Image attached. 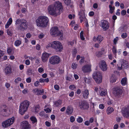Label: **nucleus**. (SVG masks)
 Segmentation results:
<instances>
[{"mask_svg": "<svg viewBox=\"0 0 129 129\" xmlns=\"http://www.w3.org/2000/svg\"><path fill=\"white\" fill-rule=\"evenodd\" d=\"M112 92L114 97L118 100L121 99L124 95V90L121 86H114L113 88Z\"/></svg>", "mask_w": 129, "mask_h": 129, "instance_id": "1", "label": "nucleus"}, {"mask_svg": "<svg viewBox=\"0 0 129 129\" xmlns=\"http://www.w3.org/2000/svg\"><path fill=\"white\" fill-rule=\"evenodd\" d=\"M49 22V20L45 16H40L36 20L37 25L39 27L44 28L46 27Z\"/></svg>", "mask_w": 129, "mask_h": 129, "instance_id": "2", "label": "nucleus"}, {"mask_svg": "<svg viewBox=\"0 0 129 129\" xmlns=\"http://www.w3.org/2000/svg\"><path fill=\"white\" fill-rule=\"evenodd\" d=\"M30 104V102L27 100H25L21 103L19 105V113L21 115H23L26 111Z\"/></svg>", "mask_w": 129, "mask_h": 129, "instance_id": "3", "label": "nucleus"}, {"mask_svg": "<svg viewBox=\"0 0 129 129\" xmlns=\"http://www.w3.org/2000/svg\"><path fill=\"white\" fill-rule=\"evenodd\" d=\"M15 24L19 25V29L21 31L26 29L27 27V23L24 20L18 19L16 21Z\"/></svg>", "mask_w": 129, "mask_h": 129, "instance_id": "4", "label": "nucleus"}, {"mask_svg": "<svg viewBox=\"0 0 129 129\" xmlns=\"http://www.w3.org/2000/svg\"><path fill=\"white\" fill-rule=\"evenodd\" d=\"M50 34L53 37L60 36V39H62L63 38V34L59 30L58 28L56 27H52L50 30Z\"/></svg>", "mask_w": 129, "mask_h": 129, "instance_id": "5", "label": "nucleus"}, {"mask_svg": "<svg viewBox=\"0 0 129 129\" xmlns=\"http://www.w3.org/2000/svg\"><path fill=\"white\" fill-rule=\"evenodd\" d=\"M61 61L60 57L56 55L52 56L49 59V63L52 65L58 64Z\"/></svg>", "mask_w": 129, "mask_h": 129, "instance_id": "6", "label": "nucleus"}, {"mask_svg": "<svg viewBox=\"0 0 129 129\" xmlns=\"http://www.w3.org/2000/svg\"><path fill=\"white\" fill-rule=\"evenodd\" d=\"M78 106L80 109L82 110H88L89 108V104L86 100H81L78 103Z\"/></svg>", "mask_w": 129, "mask_h": 129, "instance_id": "7", "label": "nucleus"}, {"mask_svg": "<svg viewBox=\"0 0 129 129\" xmlns=\"http://www.w3.org/2000/svg\"><path fill=\"white\" fill-rule=\"evenodd\" d=\"M92 77L96 83H100L102 82V76L100 72H94L93 74Z\"/></svg>", "mask_w": 129, "mask_h": 129, "instance_id": "8", "label": "nucleus"}, {"mask_svg": "<svg viewBox=\"0 0 129 129\" xmlns=\"http://www.w3.org/2000/svg\"><path fill=\"white\" fill-rule=\"evenodd\" d=\"M80 7L81 9L78 15L80 16L79 18L80 20V22L82 23L83 20L86 19V18L84 16L85 9L83 6L82 3L80 4Z\"/></svg>", "mask_w": 129, "mask_h": 129, "instance_id": "9", "label": "nucleus"}, {"mask_svg": "<svg viewBox=\"0 0 129 129\" xmlns=\"http://www.w3.org/2000/svg\"><path fill=\"white\" fill-rule=\"evenodd\" d=\"M15 121V118L14 117L8 119L7 120L2 122V126L4 127H7L13 124Z\"/></svg>", "mask_w": 129, "mask_h": 129, "instance_id": "10", "label": "nucleus"}, {"mask_svg": "<svg viewBox=\"0 0 129 129\" xmlns=\"http://www.w3.org/2000/svg\"><path fill=\"white\" fill-rule=\"evenodd\" d=\"M53 43H54V45L53 46V48L57 52H61L63 49L62 44L58 41H54Z\"/></svg>", "mask_w": 129, "mask_h": 129, "instance_id": "11", "label": "nucleus"}, {"mask_svg": "<svg viewBox=\"0 0 129 129\" xmlns=\"http://www.w3.org/2000/svg\"><path fill=\"white\" fill-rule=\"evenodd\" d=\"M53 6L56 10H57L58 11V15H60L61 13L62 12L63 9L62 3L59 1H56L54 3Z\"/></svg>", "mask_w": 129, "mask_h": 129, "instance_id": "12", "label": "nucleus"}, {"mask_svg": "<svg viewBox=\"0 0 129 129\" xmlns=\"http://www.w3.org/2000/svg\"><path fill=\"white\" fill-rule=\"evenodd\" d=\"M49 13L51 15H56L57 14L56 12V11L53 5L49 6L48 9Z\"/></svg>", "mask_w": 129, "mask_h": 129, "instance_id": "13", "label": "nucleus"}, {"mask_svg": "<svg viewBox=\"0 0 129 129\" xmlns=\"http://www.w3.org/2000/svg\"><path fill=\"white\" fill-rule=\"evenodd\" d=\"M100 26L104 31H106L108 28L109 26V23L106 20H103L101 21Z\"/></svg>", "mask_w": 129, "mask_h": 129, "instance_id": "14", "label": "nucleus"}, {"mask_svg": "<svg viewBox=\"0 0 129 129\" xmlns=\"http://www.w3.org/2000/svg\"><path fill=\"white\" fill-rule=\"evenodd\" d=\"M50 54L46 52L43 53L41 56V59L43 62H45L47 61Z\"/></svg>", "mask_w": 129, "mask_h": 129, "instance_id": "15", "label": "nucleus"}, {"mask_svg": "<svg viewBox=\"0 0 129 129\" xmlns=\"http://www.w3.org/2000/svg\"><path fill=\"white\" fill-rule=\"evenodd\" d=\"M91 65L86 64L83 66L82 68V71L84 73H87L90 72L91 70Z\"/></svg>", "mask_w": 129, "mask_h": 129, "instance_id": "16", "label": "nucleus"}, {"mask_svg": "<svg viewBox=\"0 0 129 129\" xmlns=\"http://www.w3.org/2000/svg\"><path fill=\"white\" fill-rule=\"evenodd\" d=\"M100 67L103 71H106L107 69V66L105 61H101L100 65Z\"/></svg>", "mask_w": 129, "mask_h": 129, "instance_id": "17", "label": "nucleus"}, {"mask_svg": "<svg viewBox=\"0 0 129 129\" xmlns=\"http://www.w3.org/2000/svg\"><path fill=\"white\" fill-rule=\"evenodd\" d=\"M3 108L5 109L1 110L0 111V114L3 116H7L8 115V114L7 113V107L6 105H3L2 106Z\"/></svg>", "mask_w": 129, "mask_h": 129, "instance_id": "18", "label": "nucleus"}, {"mask_svg": "<svg viewBox=\"0 0 129 129\" xmlns=\"http://www.w3.org/2000/svg\"><path fill=\"white\" fill-rule=\"evenodd\" d=\"M28 122L26 121H23L21 124V129H28L29 128Z\"/></svg>", "mask_w": 129, "mask_h": 129, "instance_id": "19", "label": "nucleus"}, {"mask_svg": "<svg viewBox=\"0 0 129 129\" xmlns=\"http://www.w3.org/2000/svg\"><path fill=\"white\" fill-rule=\"evenodd\" d=\"M4 71L6 75H10L12 73V69L11 66L9 65L5 67Z\"/></svg>", "mask_w": 129, "mask_h": 129, "instance_id": "20", "label": "nucleus"}, {"mask_svg": "<svg viewBox=\"0 0 129 129\" xmlns=\"http://www.w3.org/2000/svg\"><path fill=\"white\" fill-rule=\"evenodd\" d=\"M82 93L84 99H87L88 98L89 93V91L88 89H85L84 91L82 92Z\"/></svg>", "mask_w": 129, "mask_h": 129, "instance_id": "21", "label": "nucleus"}, {"mask_svg": "<svg viewBox=\"0 0 129 129\" xmlns=\"http://www.w3.org/2000/svg\"><path fill=\"white\" fill-rule=\"evenodd\" d=\"M123 115L124 117L128 118L129 117V108H126L122 112Z\"/></svg>", "mask_w": 129, "mask_h": 129, "instance_id": "22", "label": "nucleus"}, {"mask_svg": "<svg viewBox=\"0 0 129 129\" xmlns=\"http://www.w3.org/2000/svg\"><path fill=\"white\" fill-rule=\"evenodd\" d=\"M103 37L100 35H99L96 38L95 36L93 37V40L95 42L96 41L99 42L100 43L103 40Z\"/></svg>", "mask_w": 129, "mask_h": 129, "instance_id": "23", "label": "nucleus"}, {"mask_svg": "<svg viewBox=\"0 0 129 129\" xmlns=\"http://www.w3.org/2000/svg\"><path fill=\"white\" fill-rule=\"evenodd\" d=\"M73 112L72 108L70 106H68L67 107L66 110V114L67 115L71 114Z\"/></svg>", "mask_w": 129, "mask_h": 129, "instance_id": "24", "label": "nucleus"}, {"mask_svg": "<svg viewBox=\"0 0 129 129\" xmlns=\"http://www.w3.org/2000/svg\"><path fill=\"white\" fill-rule=\"evenodd\" d=\"M12 21L13 20L12 18H10L7 21L6 24L5 25V28H8L9 27V26L11 24Z\"/></svg>", "mask_w": 129, "mask_h": 129, "instance_id": "25", "label": "nucleus"}, {"mask_svg": "<svg viewBox=\"0 0 129 129\" xmlns=\"http://www.w3.org/2000/svg\"><path fill=\"white\" fill-rule=\"evenodd\" d=\"M35 93L37 95H41L43 94L44 92L43 89H37L36 91H35Z\"/></svg>", "mask_w": 129, "mask_h": 129, "instance_id": "26", "label": "nucleus"}, {"mask_svg": "<svg viewBox=\"0 0 129 129\" xmlns=\"http://www.w3.org/2000/svg\"><path fill=\"white\" fill-rule=\"evenodd\" d=\"M114 111V109L113 108L111 107H108L106 110L107 114L109 115L111 114Z\"/></svg>", "mask_w": 129, "mask_h": 129, "instance_id": "27", "label": "nucleus"}, {"mask_svg": "<svg viewBox=\"0 0 129 129\" xmlns=\"http://www.w3.org/2000/svg\"><path fill=\"white\" fill-rule=\"evenodd\" d=\"M14 30L12 27L10 28L7 30V33L8 35L10 36H12L13 34V32Z\"/></svg>", "mask_w": 129, "mask_h": 129, "instance_id": "28", "label": "nucleus"}, {"mask_svg": "<svg viewBox=\"0 0 129 129\" xmlns=\"http://www.w3.org/2000/svg\"><path fill=\"white\" fill-rule=\"evenodd\" d=\"M30 119L33 123H37V122L36 118L34 116H31L30 118Z\"/></svg>", "mask_w": 129, "mask_h": 129, "instance_id": "29", "label": "nucleus"}, {"mask_svg": "<svg viewBox=\"0 0 129 129\" xmlns=\"http://www.w3.org/2000/svg\"><path fill=\"white\" fill-rule=\"evenodd\" d=\"M127 79L126 77H124L122 78L121 81V83L122 86L125 85L127 81Z\"/></svg>", "mask_w": 129, "mask_h": 129, "instance_id": "30", "label": "nucleus"}, {"mask_svg": "<svg viewBox=\"0 0 129 129\" xmlns=\"http://www.w3.org/2000/svg\"><path fill=\"white\" fill-rule=\"evenodd\" d=\"M107 94V90L106 89L102 90L100 93V95L102 96H105Z\"/></svg>", "mask_w": 129, "mask_h": 129, "instance_id": "31", "label": "nucleus"}, {"mask_svg": "<svg viewBox=\"0 0 129 129\" xmlns=\"http://www.w3.org/2000/svg\"><path fill=\"white\" fill-rule=\"evenodd\" d=\"M62 101L61 100H59L54 103V105L57 107H59L61 104Z\"/></svg>", "mask_w": 129, "mask_h": 129, "instance_id": "32", "label": "nucleus"}, {"mask_svg": "<svg viewBox=\"0 0 129 129\" xmlns=\"http://www.w3.org/2000/svg\"><path fill=\"white\" fill-rule=\"evenodd\" d=\"M109 7L110 8V10L109 11V12L111 14L113 13L115 9V7L114 6L113 7L112 5H109Z\"/></svg>", "mask_w": 129, "mask_h": 129, "instance_id": "33", "label": "nucleus"}, {"mask_svg": "<svg viewBox=\"0 0 129 129\" xmlns=\"http://www.w3.org/2000/svg\"><path fill=\"white\" fill-rule=\"evenodd\" d=\"M21 44V42L20 40H17L15 42V45L16 46H19Z\"/></svg>", "mask_w": 129, "mask_h": 129, "instance_id": "34", "label": "nucleus"}, {"mask_svg": "<svg viewBox=\"0 0 129 129\" xmlns=\"http://www.w3.org/2000/svg\"><path fill=\"white\" fill-rule=\"evenodd\" d=\"M7 52L8 54H11L12 52L14 53V51L12 49L10 48H9L7 49Z\"/></svg>", "mask_w": 129, "mask_h": 129, "instance_id": "35", "label": "nucleus"}, {"mask_svg": "<svg viewBox=\"0 0 129 129\" xmlns=\"http://www.w3.org/2000/svg\"><path fill=\"white\" fill-rule=\"evenodd\" d=\"M33 72L32 70L31 69H27V74L28 75L30 76L32 75Z\"/></svg>", "mask_w": 129, "mask_h": 129, "instance_id": "36", "label": "nucleus"}, {"mask_svg": "<svg viewBox=\"0 0 129 129\" xmlns=\"http://www.w3.org/2000/svg\"><path fill=\"white\" fill-rule=\"evenodd\" d=\"M112 51L114 55L115 56L116 55L117 50L116 48L114 46H113L112 49Z\"/></svg>", "mask_w": 129, "mask_h": 129, "instance_id": "37", "label": "nucleus"}, {"mask_svg": "<svg viewBox=\"0 0 129 129\" xmlns=\"http://www.w3.org/2000/svg\"><path fill=\"white\" fill-rule=\"evenodd\" d=\"M102 54V52L101 51H98L96 53V56L99 57H101Z\"/></svg>", "mask_w": 129, "mask_h": 129, "instance_id": "38", "label": "nucleus"}, {"mask_svg": "<svg viewBox=\"0 0 129 129\" xmlns=\"http://www.w3.org/2000/svg\"><path fill=\"white\" fill-rule=\"evenodd\" d=\"M77 121L78 123H81L82 122L83 119L81 117L79 116L77 118Z\"/></svg>", "mask_w": 129, "mask_h": 129, "instance_id": "39", "label": "nucleus"}, {"mask_svg": "<svg viewBox=\"0 0 129 129\" xmlns=\"http://www.w3.org/2000/svg\"><path fill=\"white\" fill-rule=\"evenodd\" d=\"M83 32L82 31H81L80 33V38L82 40H84L85 39V38L83 36Z\"/></svg>", "mask_w": 129, "mask_h": 129, "instance_id": "40", "label": "nucleus"}, {"mask_svg": "<svg viewBox=\"0 0 129 129\" xmlns=\"http://www.w3.org/2000/svg\"><path fill=\"white\" fill-rule=\"evenodd\" d=\"M21 78L20 77H18L15 80L14 82L16 83H18L19 81H21Z\"/></svg>", "mask_w": 129, "mask_h": 129, "instance_id": "41", "label": "nucleus"}, {"mask_svg": "<svg viewBox=\"0 0 129 129\" xmlns=\"http://www.w3.org/2000/svg\"><path fill=\"white\" fill-rule=\"evenodd\" d=\"M65 4L67 5H69L71 2V0H63Z\"/></svg>", "mask_w": 129, "mask_h": 129, "instance_id": "42", "label": "nucleus"}, {"mask_svg": "<svg viewBox=\"0 0 129 129\" xmlns=\"http://www.w3.org/2000/svg\"><path fill=\"white\" fill-rule=\"evenodd\" d=\"M77 65L76 63H73L72 65V68L74 69H76L77 68Z\"/></svg>", "mask_w": 129, "mask_h": 129, "instance_id": "43", "label": "nucleus"}, {"mask_svg": "<svg viewBox=\"0 0 129 129\" xmlns=\"http://www.w3.org/2000/svg\"><path fill=\"white\" fill-rule=\"evenodd\" d=\"M69 88L72 90H74V88H76V87L74 85H71L69 86Z\"/></svg>", "mask_w": 129, "mask_h": 129, "instance_id": "44", "label": "nucleus"}, {"mask_svg": "<svg viewBox=\"0 0 129 129\" xmlns=\"http://www.w3.org/2000/svg\"><path fill=\"white\" fill-rule=\"evenodd\" d=\"M77 53V51L76 49H74L72 53V55L73 57H75L76 56V54Z\"/></svg>", "mask_w": 129, "mask_h": 129, "instance_id": "45", "label": "nucleus"}, {"mask_svg": "<svg viewBox=\"0 0 129 129\" xmlns=\"http://www.w3.org/2000/svg\"><path fill=\"white\" fill-rule=\"evenodd\" d=\"M44 110L46 113H50L51 112V110L49 108H47L44 109Z\"/></svg>", "mask_w": 129, "mask_h": 129, "instance_id": "46", "label": "nucleus"}, {"mask_svg": "<svg viewBox=\"0 0 129 129\" xmlns=\"http://www.w3.org/2000/svg\"><path fill=\"white\" fill-rule=\"evenodd\" d=\"M59 73L60 74H62L64 73V68L63 69L60 68L59 69Z\"/></svg>", "mask_w": 129, "mask_h": 129, "instance_id": "47", "label": "nucleus"}, {"mask_svg": "<svg viewBox=\"0 0 129 129\" xmlns=\"http://www.w3.org/2000/svg\"><path fill=\"white\" fill-rule=\"evenodd\" d=\"M121 36L122 38H125L127 36V34L126 33H123L122 34Z\"/></svg>", "mask_w": 129, "mask_h": 129, "instance_id": "48", "label": "nucleus"}, {"mask_svg": "<svg viewBox=\"0 0 129 129\" xmlns=\"http://www.w3.org/2000/svg\"><path fill=\"white\" fill-rule=\"evenodd\" d=\"M120 66H118V69L119 70H121L122 69L123 67L124 66V65L123 64H119Z\"/></svg>", "mask_w": 129, "mask_h": 129, "instance_id": "49", "label": "nucleus"}, {"mask_svg": "<svg viewBox=\"0 0 129 129\" xmlns=\"http://www.w3.org/2000/svg\"><path fill=\"white\" fill-rule=\"evenodd\" d=\"M75 120V118L73 116H71L70 118V121L71 122H73Z\"/></svg>", "mask_w": 129, "mask_h": 129, "instance_id": "50", "label": "nucleus"}, {"mask_svg": "<svg viewBox=\"0 0 129 129\" xmlns=\"http://www.w3.org/2000/svg\"><path fill=\"white\" fill-rule=\"evenodd\" d=\"M26 81L27 83H30L31 81V78L30 77H29L26 79Z\"/></svg>", "mask_w": 129, "mask_h": 129, "instance_id": "51", "label": "nucleus"}, {"mask_svg": "<svg viewBox=\"0 0 129 129\" xmlns=\"http://www.w3.org/2000/svg\"><path fill=\"white\" fill-rule=\"evenodd\" d=\"M126 13V11L124 10H122L121 12V14L122 16H124L125 15Z\"/></svg>", "mask_w": 129, "mask_h": 129, "instance_id": "52", "label": "nucleus"}, {"mask_svg": "<svg viewBox=\"0 0 129 129\" xmlns=\"http://www.w3.org/2000/svg\"><path fill=\"white\" fill-rule=\"evenodd\" d=\"M54 89L56 90H59V87L58 85H55L54 86Z\"/></svg>", "mask_w": 129, "mask_h": 129, "instance_id": "53", "label": "nucleus"}, {"mask_svg": "<svg viewBox=\"0 0 129 129\" xmlns=\"http://www.w3.org/2000/svg\"><path fill=\"white\" fill-rule=\"evenodd\" d=\"M39 82L38 81H37L36 82H35L34 83V86L36 87H37L40 84Z\"/></svg>", "mask_w": 129, "mask_h": 129, "instance_id": "54", "label": "nucleus"}, {"mask_svg": "<svg viewBox=\"0 0 129 129\" xmlns=\"http://www.w3.org/2000/svg\"><path fill=\"white\" fill-rule=\"evenodd\" d=\"M105 106L103 104H100L99 105V108L101 109H103L105 108Z\"/></svg>", "mask_w": 129, "mask_h": 129, "instance_id": "55", "label": "nucleus"}, {"mask_svg": "<svg viewBox=\"0 0 129 129\" xmlns=\"http://www.w3.org/2000/svg\"><path fill=\"white\" fill-rule=\"evenodd\" d=\"M44 70L43 68L42 67H40L38 69V71L40 73H42Z\"/></svg>", "mask_w": 129, "mask_h": 129, "instance_id": "56", "label": "nucleus"}, {"mask_svg": "<svg viewBox=\"0 0 129 129\" xmlns=\"http://www.w3.org/2000/svg\"><path fill=\"white\" fill-rule=\"evenodd\" d=\"M54 43L53 42H52V43H50L48 45V46L49 47H51L53 48V46L54 45Z\"/></svg>", "mask_w": 129, "mask_h": 129, "instance_id": "57", "label": "nucleus"}, {"mask_svg": "<svg viewBox=\"0 0 129 129\" xmlns=\"http://www.w3.org/2000/svg\"><path fill=\"white\" fill-rule=\"evenodd\" d=\"M45 113L43 111L40 112L39 113V115L41 117H43Z\"/></svg>", "mask_w": 129, "mask_h": 129, "instance_id": "58", "label": "nucleus"}, {"mask_svg": "<svg viewBox=\"0 0 129 129\" xmlns=\"http://www.w3.org/2000/svg\"><path fill=\"white\" fill-rule=\"evenodd\" d=\"M118 37H116V38H114V39L113 42L115 44H116L117 42V41H118Z\"/></svg>", "mask_w": 129, "mask_h": 129, "instance_id": "59", "label": "nucleus"}, {"mask_svg": "<svg viewBox=\"0 0 129 129\" xmlns=\"http://www.w3.org/2000/svg\"><path fill=\"white\" fill-rule=\"evenodd\" d=\"M25 63L27 65H29L30 63L29 60V59H26L25 61Z\"/></svg>", "mask_w": 129, "mask_h": 129, "instance_id": "60", "label": "nucleus"}, {"mask_svg": "<svg viewBox=\"0 0 129 129\" xmlns=\"http://www.w3.org/2000/svg\"><path fill=\"white\" fill-rule=\"evenodd\" d=\"M84 80L85 83H88L90 81L89 79H88L86 77H84Z\"/></svg>", "mask_w": 129, "mask_h": 129, "instance_id": "61", "label": "nucleus"}, {"mask_svg": "<svg viewBox=\"0 0 129 129\" xmlns=\"http://www.w3.org/2000/svg\"><path fill=\"white\" fill-rule=\"evenodd\" d=\"M120 10L119 9H117L116 13V14L117 16H119L120 15V12H119Z\"/></svg>", "mask_w": 129, "mask_h": 129, "instance_id": "62", "label": "nucleus"}, {"mask_svg": "<svg viewBox=\"0 0 129 129\" xmlns=\"http://www.w3.org/2000/svg\"><path fill=\"white\" fill-rule=\"evenodd\" d=\"M94 13L92 11L90 12L89 13V15L90 16H92L94 15Z\"/></svg>", "mask_w": 129, "mask_h": 129, "instance_id": "63", "label": "nucleus"}, {"mask_svg": "<svg viewBox=\"0 0 129 129\" xmlns=\"http://www.w3.org/2000/svg\"><path fill=\"white\" fill-rule=\"evenodd\" d=\"M45 124L48 127H49L51 125V123L50 122L48 121H46L45 122Z\"/></svg>", "mask_w": 129, "mask_h": 129, "instance_id": "64", "label": "nucleus"}]
</instances>
